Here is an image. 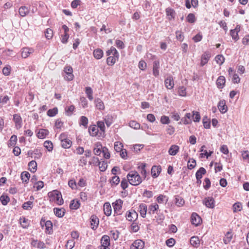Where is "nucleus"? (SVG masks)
I'll list each match as a JSON object with an SVG mask.
<instances>
[{
  "label": "nucleus",
  "instance_id": "nucleus-61",
  "mask_svg": "<svg viewBox=\"0 0 249 249\" xmlns=\"http://www.w3.org/2000/svg\"><path fill=\"white\" fill-rule=\"evenodd\" d=\"M75 107L73 105H71L69 107H66L65 111L68 116H71L73 111L74 110Z\"/></svg>",
  "mask_w": 249,
  "mask_h": 249
},
{
  "label": "nucleus",
  "instance_id": "nucleus-48",
  "mask_svg": "<svg viewBox=\"0 0 249 249\" xmlns=\"http://www.w3.org/2000/svg\"><path fill=\"white\" fill-rule=\"evenodd\" d=\"M58 113V109L57 107H54L53 109H50L48 110L47 114L50 117H54Z\"/></svg>",
  "mask_w": 249,
  "mask_h": 249
},
{
  "label": "nucleus",
  "instance_id": "nucleus-50",
  "mask_svg": "<svg viewBox=\"0 0 249 249\" xmlns=\"http://www.w3.org/2000/svg\"><path fill=\"white\" fill-rule=\"evenodd\" d=\"M233 211L236 213L240 211L242 209V204L240 202H236L232 206Z\"/></svg>",
  "mask_w": 249,
  "mask_h": 249
},
{
  "label": "nucleus",
  "instance_id": "nucleus-40",
  "mask_svg": "<svg viewBox=\"0 0 249 249\" xmlns=\"http://www.w3.org/2000/svg\"><path fill=\"white\" fill-rule=\"evenodd\" d=\"M159 205L157 203L151 204L148 208V213L154 214L159 209Z\"/></svg>",
  "mask_w": 249,
  "mask_h": 249
},
{
  "label": "nucleus",
  "instance_id": "nucleus-43",
  "mask_svg": "<svg viewBox=\"0 0 249 249\" xmlns=\"http://www.w3.org/2000/svg\"><path fill=\"white\" fill-rule=\"evenodd\" d=\"M175 204L178 207H181L184 204V200L181 196H177L175 198Z\"/></svg>",
  "mask_w": 249,
  "mask_h": 249
},
{
  "label": "nucleus",
  "instance_id": "nucleus-32",
  "mask_svg": "<svg viewBox=\"0 0 249 249\" xmlns=\"http://www.w3.org/2000/svg\"><path fill=\"white\" fill-rule=\"evenodd\" d=\"M98 129L95 125H90L89 128V132L90 135L96 136L97 135Z\"/></svg>",
  "mask_w": 249,
  "mask_h": 249
},
{
  "label": "nucleus",
  "instance_id": "nucleus-14",
  "mask_svg": "<svg viewBox=\"0 0 249 249\" xmlns=\"http://www.w3.org/2000/svg\"><path fill=\"white\" fill-rule=\"evenodd\" d=\"M211 57V54L208 52H205L201 56L200 65L203 66L206 64Z\"/></svg>",
  "mask_w": 249,
  "mask_h": 249
},
{
  "label": "nucleus",
  "instance_id": "nucleus-34",
  "mask_svg": "<svg viewBox=\"0 0 249 249\" xmlns=\"http://www.w3.org/2000/svg\"><path fill=\"white\" fill-rule=\"evenodd\" d=\"M93 54L95 58L100 59L103 56V51L101 49H97L94 50Z\"/></svg>",
  "mask_w": 249,
  "mask_h": 249
},
{
  "label": "nucleus",
  "instance_id": "nucleus-10",
  "mask_svg": "<svg viewBox=\"0 0 249 249\" xmlns=\"http://www.w3.org/2000/svg\"><path fill=\"white\" fill-rule=\"evenodd\" d=\"M144 243L141 240H135L130 246V249H143Z\"/></svg>",
  "mask_w": 249,
  "mask_h": 249
},
{
  "label": "nucleus",
  "instance_id": "nucleus-23",
  "mask_svg": "<svg viewBox=\"0 0 249 249\" xmlns=\"http://www.w3.org/2000/svg\"><path fill=\"white\" fill-rule=\"evenodd\" d=\"M93 160H94V161H96L97 162H98V166H99V169L102 172H104L106 171V170L107 169V163L105 161H102V162H100V161H99V159L98 158H96V157H93Z\"/></svg>",
  "mask_w": 249,
  "mask_h": 249
},
{
  "label": "nucleus",
  "instance_id": "nucleus-28",
  "mask_svg": "<svg viewBox=\"0 0 249 249\" xmlns=\"http://www.w3.org/2000/svg\"><path fill=\"white\" fill-rule=\"evenodd\" d=\"M101 246H110V237L108 235H103L101 240Z\"/></svg>",
  "mask_w": 249,
  "mask_h": 249
},
{
  "label": "nucleus",
  "instance_id": "nucleus-20",
  "mask_svg": "<svg viewBox=\"0 0 249 249\" xmlns=\"http://www.w3.org/2000/svg\"><path fill=\"white\" fill-rule=\"evenodd\" d=\"M160 62L159 60H155L153 66V74L155 77L159 75Z\"/></svg>",
  "mask_w": 249,
  "mask_h": 249
},
{
  "label": "nucleus",
  "instance_id": "nucleus-1",
  "mask_svg": "<svg viewBox=\"0 0 249 249\" xmlns=\"http://www.w3.org/2000/svg\"><path fill=\"white\" fill-rule=\"evenodd\" d=\"M106 53L107 56H108L107 59V64L109 66H113L119 59V53L114 47L112 46L106 51Z\"/></svg>",
  "mask_w": 249,
  "mask_h": 249
},
{
  "label": "nucleus",
  "instance_id": "nucleus-12",
  "mask_svg": "<svg viewBox=\"0 0 249 249\" xmlns=\"http://www.w3.org/2000/svg\"><path fill=\"white\" fill-rule=\"evenodd\" d=\"M201 221V217L196 213H193L191 215V223L196 226H198Z\"/></svg>",
  "mask_w": 249,
  "mask_h": 249
},
{
  "label": "nucleus",
  "instance_id": "nucleus-51",
  "mask_svg": "<svg viewBox=\"0 0 249 249\" xmlns=\"http://www.w3.org/2000/svg\"><path fill=\"white\" fill-rule=\"evenodd\" d=\"M17 141V137L16 135H12L10 139L9 140V142H8V145L9 147L14 146Z\"/></svg>",
  "mask_w": 249,
  "mask_h": 249
},
{
  "label": "nucleus",
  "instance_id": "nucleus-27",
  "mask_svg": "<svg viewBox=\"0 0 249 249\" xmlns=\"http://www.w3.org/2000/svg\"><path fill=\"white\" fill-rule=\"evenodd\" d=\"M29 8L25 6L20 7L18 10L19 15L22 17L27 15L29 13Z\"/></svg>",
  "mask_w": 249,
  "mask_h": 249
},
{
  "label": "nucleus",
  "instance_id": "nucleus-16",
  "mask_svg": "<svg viewBox=\"0 0 249 249\" xmlns=\"http://www.w3.org/2000/svg\"><path fill=\"white\" fill-rule=\"evenodd\" d=\"M161 171L160 166H153L151 169V175L153 178H156L158 177Z\"/></svg>",
  "mask_w": 249,
  "mask_h": 249
},
{
  "label": "nucleus",
  "instance_id": "nucleus-29",
  "mask_svg": "<svg viewBox=\"0 0 249 249\" xmlns=\"http://www.w3.org/2000/svg\"><path fill=\"white\" fill-rule=\"evenodd\" d=\"M104 211L105 214L108 216L111 214V207L110 204L108 202H106L104 205Z\"/></svg>",
  "mask_w": 249,
  "mask_h": 249
},
{
  "label": "nucleus",
  "instance_id": "nucleus-46",
  "mask_svg": "<svg viewBox=\"0 0 249 249\" xmlns=\"http://www.w3.org/2000/svg\"><path fill=\"white\" fill-rule=\"evenodd\" d=\"M215 60L220 66L222 65L225 61V58L222 54L217 55L215 57Z\"/></svg>",
  "mask_w": 249,
  "mask_h": 249
},
{
  "label": "nucleus",
  "instance_id": "nucleus-18",
  "mask_svg": "<svg viewBox=\"0 0 249 249\" xmlns=\"http://www.w3.org/2000/svg\"><path fill=\"white\" fill-rule=\"evenodd\" d=\"M217 107L221 113H225L227 111L228 107L224 100H220L218 104Z\"/></svg>",
  "mask_w": 249,
  "mask_h": 249
},
{
  "label": "nucleus",
  "instance_id": "nucleus-4",
  "mask_svg": "<svg viewBox=\"0 0 249 249\" xmlns=\"http://www.w3.org/2000/svg\"><path fill=\"white\" fill-rule=\"evenodd\" d=\"M49 196L50 197H53V199L56 200V203L58 205L63 204L64 201L62 197V195L57 190H54L52 192L49 193Z\"/></svg>",
  "mask_w": 249,
  "mask_h": 249
},
{
  "label": "nucleus",
  "instance_id": "nucleus-9",
  "mask_svg": "<svg viewBox=\"0 0 249 249\" xmlns=\"http://www.w3.org/2000/svg\"><path fill=\"white\" fill-rule=\"evenodd\" d=\"M13 121L15 124V127L17 129H19L22 127V118L19 114H15L13 115Z\"/></svg>",
  "mask_w": 249,
  "mask_h": 249
},
{
  "label": "nucleus",
  "instance_id": "nucleus-37",
  "mask_svg": "<svg viewBox=\"0 0 249 249\" xmlns=\"http://www.w3.org/2000/svg\"><path fill=\"white\" fill-rule=\"evenodd\" d=\"M29 170L32 173H35L36 171L37 163L35 160H32L28 163Z\"/></svg>",
  "mask_w": 249,
  "mask_h": 249
},
{
  "label": "nucleus",
  "instance_id": "nucleus-13",
  "mask_svg": "<svg viewBox=\"0 0 249 249\" xmlns=\"http://www.w3.org/2000/svg\"><path fill=\"white\" fill-rule=\"evenodd\" d=\"M90 219L91 228L92 230H95L99 225V219L96 215H92L91 216Z\"/></svg>",
  "mask_w": 249,
  "mask_h": 249
},
{
  "label": "nucleus",
  "instance_id": "nucleus-36",
  "mask_svg": "<svg viewBox=\"0 0 249 249\" xmlns=\"http://www.w3.org/2000/svg\"><path fill=\"white\" fill-rule=\"evenodd\" d=\"M95 104L96 107L99 110H104L105 108L104 104L103 101L99 98L95 100Z\"/></svg>",
  "mask_w": 249,
  "mask_h": 249
},
{
  "label": "nucleus",
  "instance_id": "nucleus-38",
  "mask_svg": "<svg viewBox=\"0 0 249 249\" xmlns=\"http://www.w3.org/2000/svg\"><path fill=\"white\" fill-rule=\"evenodd\" d=\"M206 173V170L203 167H200L196 172V178H202V176L205 175Z\"/></svg>",
  "mask_w": 249,
  "mask_h": 249
},
{
  "label": "nucleus",
  "instance_id": "nucleus-21",
  "mask_svg": "<svg viewBox=\"0 0 249 249\" xmlns=\"http://www.w3.org/2000/svg\"><path fill=\"white\" fill-rule=\"evenodd\" d=\"M225 82L226 79L225 77L223 76H220L218 77L216 80V84L219 89H221L224 87Z\"/></svg>",
  "mask_w": 249,
  "mask_h": 249
},
{
  "label": "nucleus",
  "instance_id": "nucleus-55",
  "mask_svg": "<svg viewBox=\"0 0 249 249\" xmlns=\"http://www.w3.org/2000/svg\"><path fill=\"white\" fill-rule=\"evenodd\" d=\"M123 145L119 142H116L114 143V149L117 152H121L123 149Z\"/></svg>",
  "mask_w": 249,
  "mask_h": 249
},
{
  "label": "nucleus",
  "instance_id": "nucleus-60",
  "mask_svg": "<svg viewBox=\"0 0 249 249\" xmlns=\"http://www.w3.org/2000/svg\"><path fill=\"white\" fill-rule=\"evenodd\" d=\"M129 126L135 129L140 128V124L135 121H131L129 122Z\"/></svg>",
  "mask_w": 249,
  "mask_h": 249
},
{
  "label": "nucleus",
  "instance_id": "nucleus-30",
  "mask_svg": "<svg viewBox=\"0 0 249 249\" xmlns=\"http://www.w3.org/2000/svg\"><path fill=\"white\" fill-rule=\"evenodd\" d=\"M19 222L21 227L24 229H27L29 226V220L25 217H21L19 219Z\"/></svg>",
  "mask_w": 249,
  "mask_h": 249
},
{
  "label": "nucleus",
  "instance_id": "nucleus-24",
  "mask_svg": "<svg viewBox=\"0 0 249 249\" xmlns=\"http://www.w3.org/2000/svg\"><path fill=\"white\" fill-rule=\"evenodd\" d=\"M179 147L177 145H172L169 148L168 153L171 156L176 155L179 151Z\"/></svg>",
  "mask_w": 249,
  "mask_h": 249
},
{
  "label": "nucleus",
  "instance_id": "nucleus-17",
  "mask_svg": "<svg viewBox=\"0 0 249 249\" xmlns=\"http://www.w3.org/2000/svg\"><path fill=\"white\" fill-rule=\"evenodd\" d=\"M138 217L137 213L134 210L127 212L126 213V219L130 221H132L136 219Z\"/></svg>",
  "mask_w": 249,
  "mask_h": 249
},
{
  "label": "nucleus",
  "instance_id": "nucleus-31",
  "mask_svg": "<svg viewBox=\"0 0 249 249\" xmlns=\"http://www.w3.org/2000/svg\"><path fill=\"white\" fill-rule=\"evenodd\" d=\"M20 177L23 182L27 183L30 178V174L27 171H24L21 174Z\"/></svg>",
  "mask_w": 249,
  "mask_h": 249
},
{
  "label": "nucleus",
  "instance_id": "nucleus-33",
  "mask_svg": "<svg viewBox=\"0 0 249 249\" xmlns=\"http://www.w3.org/2000/svg\"><path fill=\"white\" fill-rule=\"evenodd\" d=\"M88 119L87 117L84 116H82L80 118L79 125L80 126H83L84 128H87L88 127Z\"/></svg>",
  "mask_w": 249,
  "mask_h": 249
},
{
  "label": "nucleus",
  "instance_id": "nucleus-52",
  "mask_svg": "<svg viewBox=\"0 0 249 249\" xmlns=\"http://www.w3.org/2000/svg\"><path fill=\"white\" fill-rule=\"evenodd\" d=\"M61 145L64 148H69L71 145V142L70 140L67 139L61 142Z\"/></svg>",
  "mask_w": 249,
  "mask_h": 249
},
{
  "label": "nucleus",
  "instance_id": "nucleus-22",
  "mask_svg": "<svg viewBox=\"0 0 249 249\" xmlns=\"http://www.w3.org/2000/svg\"><path fill=\"white\" fill-rule=\"evenodd\" d=\"M139 209L141 216L143 218L145 217L147 211L146 205L144 203H141L139 205Z\"/></svg>",
  "mask_w": 249,
  "mask_h": 249
},
{
  "label": "nucleus",
  "instance_id": "nucleus-59",
  "mask_svg": "<svg viewBox=\"0 0 249 249\" xmlns=\"http://www.w3.org/2000/svg\"><path fill=\"white\" fill-rule=\"evenodd\" d=\"M75 245V242L73 240H69L67 241V243L65 245L66 249H72Z\"/></svg>",
  "mask_w": 249,
  "mask_h": 249
},
{
  "label": "nucleus",
  "instance_id": "nucleus-56",
  "mask_svg": "<svg viewBox=\"0 0 249 249\" xmlns=\"http://www.w3.org/2000/svg\"><path fill=\"white\" fill-rule=\"evenodd\" d=\"M44 146L49 151H51L53 149V143L49 141H46L44 142Z\"/></svg>",
  "mask_w": 249,
  "mask_h": 249
},
{
  "label": "nucleus",
  "instance_id": "nucleus-53",
  "mask_svg": "<svg viewBox=\"0 0 249 249\" xmlns=\"http://www.w3.org/2000/svg\"><path fill=\"white\" fill-rule=\"evenodd\" d=\"M119 232L117 230H111L110 231V236L114 240H116L119 238Z\"/></svg>",
  "mask_w": 249,
  "mask_h": 249
},
{
  "label": "nucleus",
  "instance_id": "nucleus-49",
  "mask_svg": "<svg viewBox=\"0 0 249 249\" xmlns=\"http://www.w3.org/2000/svg\"><path fill=\"white\" fill-rule=\"evenodd\" d=\"M0 201L3 205H6L10 201V198L7 195H2L0 197Z\"/></svg>",
  "mask_w": 249,
  "mask_h": 249
},
{
  "label": "nucleus",
  "instance_id": "nucleus-7",
  "mask_svg": "<svg viewBox=\"0 0 249 249\" xmlns=\"http://www.w3.org/2000/svg\"><path fill=\"white\" fill-rule=\"evenodd\" d=\"M40 224L42 227L45 226L46 232H48L49 233H50L52 231L53 224L50 220L45 221V219L42 218L40 222Z\"/></svg>",
  "mask_w": 249,
  "mask_h": 249
},
{
  "label": "nucleus",
  "instance_id": "nucleus-62",
  "mask_svg": "<svg viewBox=\"0 0 249 249\" xmlns=\"http://www.w3.org/2000/svg\"><path fill=\"white\" fill-rule=\"evenodd\" d=\"M102 152L103 154V156L105 158L108 159L110 158V153L108 152V149L106 147H103L102 148Z\"/></svg>",
  "mask_w": 249,
  "mask_h": 249
},
{
  "label": "nucleus",
  "instance_id": "nucleus-45",
  "mask_svg": "<svg viewBox=\"0 0 249 249\" xmlns=\"http://www.w3.org/2000/svg\"><path fill=\"white\" fill-rule=\"evenodd\" d=\"M186 21L190 23H194L196 21L195 15L193 13L189 14L186 17Z\"/></svg>",
  "mask_w": 249,
  "mask_h": 249
},
{
  "label": "nucleus",
  "instance_id": "nucleus-58",
  "mask_svg": "<svg viewBox=\"0 0 249 249\" xmlns=\"http://www.w3.org/2000/svg\"><path fill=\"white\" fill-rule=\"evenodd\" d=\"M45 36L47 39H50L53 36V31L52 29L48 28L45 32Z\"/></svg>",
  "mask_w": 249,
  "mask_h": 249
},
{
  "label": "nucleus",
  "instance_id": "nucleus-41",
  "mask_svg": "<svg viewBox=\"0 0 249 249\" xmlns=\"http://www.w3.org/2000/svg\"><path fill=\"white\" fill-rule=\"evenodd\" d=\"M80 203L77 200L73 199L71 202L70 207L71 209L77 210L79 208Z\"/></svg>",
  "mask_w": 249,
  "mask_h": 249
},
{
  "label": "nucleus",
  "instance_id": "nucleus-64",
  "mask_svg": "<svg viewBox=\"0 0 249 249\" xmlns=\"http://www.w3.org/2000/svg\"><path fill=\"white\" fill-rule=\"evenodd\" d=\"M193 117L194 121L195 122H198L200 120V116L199 113L197 111H193Z\"/></svg>",
  "mask_w": 249,
  "mask_h": 249
},
{
  "label": "nucleus",
  "instance_id": "nucleus-19",
  "mask_svg": "<svg viewBox=\"0 0 249 249\" xmlns=\"http://www.w3.org/2000/svg\"><path fill=\"white\" fill-rule=\"evenodd\" d=\"M200 242L199 238L196 236H192L190 239V243L191 246L196 248L199 247Z\"/></svg>",
  "mask_w": 249,
  "mask_h": 249
},
{
  "label": "nucleus",
  "instance_id": "nucleus-44",
  "mask_svg": "<svg viewBox=\"0 0 249 249\" xmlns=\"http://www.w3.org/2000/svg\"><path fill=\"white\" fill-rule=\"evenodd\" d=\"M205 147V145H203L201 146L200 148V152H203V153L200 154V157L201 158H204V157H206L207 158L211 156L213 152H210L208 153L206 150H204V148Z\"/></svg>",
  "mask_w": 249,
  "mask_h": 249
},
{
  "label": "nucleus",
  "instance_id": "nucleus-15",
  "mask_svg": "<svg viewBox=\"0 0 249 249\" xmlns=\"http://www.w3.org/2000/svg\"><path fill=\"white\" fill-rule=\"evenodd\" d=\"M165 86L169 89H172L174 86L173 78L171 76H169L165 78L164 81Z\"/></svg>",
  "mask_w": 249,
  "mask_h": 249
},
{
  "label": "nucleus",
  "instance_id": "nucleus-63",
  "mask_svg": "<svg viewBox=\"0 0 249 249\" xmlns=\"http://www.w3.org/2000/svg\"><path fill=\"white\" fill-rule=\"evenodd\" d=\"M44 186V183L42 181H38L36 182H35V184L34 185V187L36 188L37 191H39Z\"/></svg>",
  "mask_w": 249,
  "mask_h": 249
},
{
  "label": "nucleus",
  "instance_id": "nucleus-5",
  "mask_svg": "<svg viewBox=\"0 0 249 249\" xmlns=\"http://www.w3.org/2000/svg\"><path fill=\"white\" fill-rule=\"evenodd\" d=\"M123 203V201L120 199L116 200L115 202L112 203L115 214L120 215L122 214Z\"/></svg>",
  "mask_w": 249,
  "mask_h": 249
},
{
  "label": "nucleus",
  "instance_id": "nucleus-35",
  "mask_svg": "<svg viewBox=\"0 0 249 249\" xmlns=\"http://www.w3.org/2000/svg\"><path fill=\"white\" fill-rule=\"evenodd\" d=\"M166 13L167 16L168 17L169 20H170L175 18V12L173 9H172L171 8H166Z\"/></svg>",
  "mask_w": 249,
  "mask_h": 249
},
{
  "label": "nucleus",
  "instance_id": "nucleus-42",
  "mask_svg": "<svg viewBox=\"0 0 249 249\" xmlns=\"http://www.w3.org/2000/svg\"><path fill=\"white\" fill-rule=\"evenodd\" d=\"M53 211L55 215L58 217H62L65 214L64 210L63 209L55 208H54Z\"/></svg>",
  "mask_w": 249,
  "mask_h": 249
},
{
  "label": "nucleus",
  "instance_id": "nucleus-26",
  "mask_svg": "<svg viewBox=\"0 0 249 249\" xmlns=\"http://www.w3.org/2000/svg\"><path fill=\"white\" fill-rule=\"evenodd\" d=\"M146 164L145 163H142L139 165L138 168L140 171L142 176L143 179L146 177L147 172L145 169Z\"/></svg>",
  "mask_w": 249,
  "mask_h": 249
},
{
  "label": "nucleus",
  "instance_id": "nucleus-11",
  "mask_svg": "<svg viewBox=\"0 0 249 249\" xmlns=\"http://www.w3.org/2000/svg\"><path fill=\"white\" fill-rule=\"evenodd\" d=\"M34 52V49L32 48L25 47L21 49V54L23 58H26L29 55Z\"/></svg>",
  "mask_w": 249,
  "mask_h": 249
},
{
  "label": "nucleus",
  "instance_id": "nucleus-2",
  "mask_svg": "<svg viewBox=\"0 0 249 249\" xmlns=\"http://www.w3.org/2000/svg\"><path fill=\"white\" fill-rule=\"evenodd\" d=\"M127 180L132 185L137 186L142 181V178L135 171H131L126 176Z\"/></svg>",
  "mask_w": 249,
  "mask_h": 249
},
{
  "label": "nucleus",
  "instance_id": "nucleus-47",
  "mask_svg": "<svg viewBox=\"0 0 249 249\" xmlns=\"http://www.w3.org/2000/svg\"><path fill=\"white\" fill-rule=\"evenodd\" d=\"M120 178L118 176H114L113 177H112L110 181V182L111 184V186H113L118 185L120 182Z\"/></svg>",
  "mask_w": 249,
  "mask_h": 249
},
{
  "label": "nucleus",
  "instance_id": "nucleus-57",
  "mask_svg": "<svg viewBox=\"0 0 249 249\" xmlns=\"http://www.w3.org/2000/svg\"><path fill=\"white\" fill-rule=\"evenodd\" d=\"M196 166V161L194 159H190L188 161V168L191 170Z\"/></svg>",
  "mask_w": 249,
  "mask_h": 249
},
{
  "label": "nucleus",
  "instance_id": "nucleus-8",
  "mask_svg": "<svg viewBox=\"0 0 249 249\" xmlns=\"http://www.w3.org/2000/svg\"><path fill=\"white\" fill-rule=\"evenodd\" d=\"M203 204L208 208H213L215 206V200L213 197H207L203 201Z\"/></svg>",
  "mask_w": 249,
  "mask_h": 249
},
{
  "label": "nucleus",
  "instance_id": "nucleus-39",
  "mask_svg": "<svg viewBox=\"0 0 249 249\" xmlns=\"http://www.w3.org/2000/svg\"><path fill=\"white\" fill-rule=\"evenodd\" d=\"M33 207V202L32 201H28L24 202L22 205V208L25 210H30Z\"/></svg>",
  "mask_w": 249,
  "mask_h": 249
},
{
  "label": "nucleus",
  "instance_id": "nucleus-25",
  "mask_svg": "<svg viewBox=\"0 0 249 249\" xmlns=\"http://www.w3.org/2000/svg\"><path fill=\"white\" fill-rule=\"evenodd\" d=\"M49 131L45 129H40L36 134V136L39 139H44L48 135Z\"/></svg>",
  "mask_w": 249,
  "mask_h": 249
},
{
  "label": "nucleus",
  "instance_id": "nucleus-3",
  "mask_svg": "<svg viewBox=\"0 0 249 249\" xmlns=\"http://www.w3.org/2000/svg\"><path fill=\"white\" fill-rule=\"evenodd\" d=\"M62 75L65 80L68 81L72 80L74 78L72 68L71 66H66L64 68Z\"/></svg>",
  "mask_w": 249,
  "mask_h": 249
},
{
  "label": "nucleus",
  "instance_id": "nucleus-6",
  "mask_svg": "<svg viewBox=\"0 0 249 249\" xmlns=\"http://www.w3.org/2000/svg\"><path fill=\"white\" fill-rule=\"evenodd\" d=\"M240 28L241 26L240 25H237L234 29L230 30V35L235 42H236L239 39L238 33L240 31Z\"/></svg>",
  "mask_w": 249,
  "mask_h": 249
},
{
  "label": "nucleus",
  "instance_id": "nucleus-54",
  "mask_svg": "<svg viewBox=\"0 0 249 249\" xmlns=\"http://www.w3.org/2000/svg\"><path fill=\"white\" fill-rule=\"evenodd\" d=\"M92 90L91 88L88 87L86 88V93L87 95V97L89 98V99L90 101H92L93 99V96H92Z\"/></svg>",
  "mask_w": 249,
  "mask_h": 249
}]
</instances>
